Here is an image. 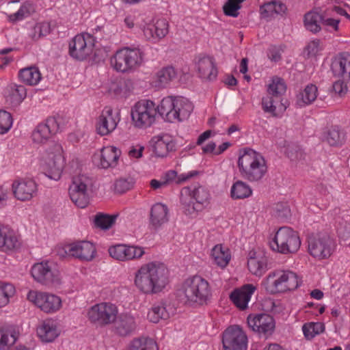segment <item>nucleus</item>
<instances>
[{
	"label": "nucleus",
	"instance_id": "f8f14e48",
	"mask_svg": "<svg viewBox=\"0 0 350 350\" xmlns=\"http://www.w3.org/2000/svg\"><path fill=\"white\" fill-rule=\"evenodd\" d=\"M118 307L111 302H101L91 306L87 313L88 320L98 326L112 324L117 319Z\"/></svg>",
	"mask_w": 350,
	"mask_h": 350
},
{
	"label": "nucleus",
	"instance_id": "7c9ffc66",
	"mask_svg": "<svg viewBox=\"0 0 350 350\" xmlns=\"http://www.w3.org/2000/svg\"><path fill=\"white\" fill-rule=\"evenodd\" d=\"M169 209L167 206L162 203H156L150 208V224L157 229L167 223L169 219Z\"/></svg>",
	"mask_w": 350,
	"mask_h": 350
},
{
	"label": "nucleus",
	"instance_id": "a19ab883",
	"mask_svg": "<svg viewBox=\"0 0 350 350\" xmlns=\"http://www.w3.org/2000/svg\"><path fill=\"white\" fill-rule=\"evenodd\" d=\"M5 95L12 103L19 104L27 96V90L23 85L9 84L5 90Z\"/></svg>",
	"mask_w": 350,
	"mask_h": 350
},
{
	"label": "nucleus",
	"instance_id": "6e6d98bb",
	"mask_svg": "<svg viewBox=\"0 0 350 350\" xmlns=\"http://www.w3.org/2000/svg\"><path fill=\"white\" fill-rule=\"evenodd\" d=\"M12 126L11 114L3 110H0V134L6 133Z\"/></svg>",
	"mask_w": 350,
	"mask_h": 350
},
{
	"label": "nucleus",
	"instance_id": "774afa93",
	"mask_svg": "<svg viewBox=\"0 0 350 350\" xmlns=\"http://www.w3.org/2000/svg\"><path fill=\"white\" fill-rule=\"evenodd\" d=\"M274 2V8L275 10V14H282L285 13L286 10V6L285 4L276 1H273Z\"/></svg>",
	"mask_w": 350,
	"mask_h": 350
},
{
	"label": "nucleus",
	"instance_id": "4c0bfd02",
	"mask_svg": "<svg viewBox=\"0 0 350 350\" xmlns=\"http://www.w3.org/2000/svg\"><path fill=\"white\" fill-rule=\"evenodd\" d=\"M211 256L214 263L221 268L226 267L231 258L229 249L221 244L213 247Z\"/></svg>",
	"mask_w": 350,
	"mask_h": 350
},
{
	"label": "nucleus",
	"instance_id": "9d476101",
	"mask_svg": "<svg viewBox=\"0 0 350 350\" xmlns=\"http://www.w3.org/2000/svg\"><path fill=\"white\" fill-rule=\"evenodd\" d=\"M31 274L36 282L45 286H57L62 283L59 271L49 260L35 263L31 267Z\"/></svg>",
	"mask_w": 350,
	"mask_h": 350
},
{
	"label": "nucleus",
	"instance_id": "338daca9",
	"mask_svg": "<svg viewBox=\"0 0 350 350\" xmlns=\"http://www.w3.org/2000/svg\"><path fill=\"white\" fill-rule=\"evenodd\" d=\"M338 234L340 240L345 242L344 244L350 243V227H349L347 230H345L342 228H339Z\"/></svg>",
	"mask_w": 350,
	"mask_h": 350
},
{
	"label": "nucleus",
	"instance_id": "a18cd8bd",
	"mask_svg": "<svg viewBox=\"0 0 350 350\" xmlns=\"http://www.w3.org/2000/svg\"><path fill=\"white\" fill-rule=\"evenodd\" d=\"M128 350H159V348L153 339L142 337L132 340Z\"/></svg>",
	"mask_w": 350,
	"mask_h": 350
},
{
	"label": "nucleus",
	"instance_id": "6ab92c4d",
	"mask_svg": "<svg viewBox=\"0 0 350 350\" xmlns=\"http://www.w3.org/2000/svg\"><path fill=\"white\" fill-rule=\"evenodd\" d=\"M120 120L118 113L113 111L110 107H105L98 117L96 129L98 134L104 136L113 131Z\"/></svg>",
	"mask_w": 350,
	"mask_h": 350
},
{
	"label": "nucleus",
	"instance_id": "f3484780",
	"mask_svg": "<svg viewBox=\"0 0 350 350\" xmlns=\"http://www.w3.org/2000/svg\"><path fill=\"white\" fill-rule=\"evenodd\" d=\"M247 336L239 325H232L223 333L224 350H247Z\"/></svg>",
	"mask_w": 350,
	"mask_h": 350
},
{
	"label": "nucleus",
	"instance_id": "c03bdc74",
	"mask_svg": "<svg viewBox=\"0 0 350 350\" xmlns=\"http://www.w3.org/2000/svg\"><path fill=\"white\" fill-rule=\"evenodd\" d=\"M230 194L233 199H244L252 196V190L246 183L242 180H237L232 185Z\"/></svg>",
	"mask_w": 350,
	"mask_h": 350
},
{
	"label": "nucleus",
	"instance_id": "c9c22d12",
	"mask_svg": "<svg viewBox=\"0 0 350 350\" xmlns=\"http://www.w3.org/2000/svg\"><path fill=\"white\" fill-rule=\"evenodd\" d=\"M177 73L174 68L167 66L159 70L153 78V83L158 88H165L176 78Z\"/></svg>",
	"mask_w": 350,
	"mask_h": 350
},
{
	"label": "nucleus",
	"instance_id": "4468645a",
	"mask_svg": "<svg viewBox=\"0 0 350 350\" xmlns=\"http://www.w3.org/2000/svg\"><path fill=\"white\" fill-rule=\"evenodd\" d=\"M336 243L327 234L311 237L308 240V252L314 258L321 260L329 258L335 252Z\"/></svg>",
	"mask_w": 350,
	"mask_h": 350
},
{
	"label": "nucleus",
	"instance_id": "4d7b16f0",
	"mask_svg": "<svg viewBox=\"0 0 350 350\" xmlns=\"http://www.w3.org/2000/svg\"><path fill=\"white\" fill-rule=\"evenodd\" d=\"M133 184L131 178H119L114 183V190L118 193H123L130 190Z\"/></svg>",
	"mask_w": 350,
	"mask_h": 350
},
{
	"label": "nucleus",
	"instance_id": "423d86ee",
	"mask_svg": "<svg viewBox=\"0 0 350 350\" xmlns=\"http://www.w3.org/2000/svg\"><path fill=\"white\" fill-rule=\"evenodd\" d=\"M145 54L139 48L123 47L118 50L111 57V66L121 72H132L144 62Z\"/></svg>",
	"mask_w": 350,
	"mask_h": 350
},
{
	"label": "nucleus",
	"instance_id": "ea45409f",
	"mask_svg": "<svg viewBox=\"0 0 350 350\" xmlns=\"http://www.w3.org/2000/svg\"><path fill=\"white\" fill-rule=\"evenodd\" d=\"M18 77L22 82L29 85H36L41 80V73L36 66H30L20 70Z\"/></svg>",
	"mask_w": 350,
	"mask_h": 350
},
{
	"label": "nucleus",
	"instance_id": "58836bf2",
	"mask_svg": "<svg viewBox=\"0 0 350 350\" xmlns=\"http://www.w3.org/2000/svg\"><path fill=\"white\" fill-rule=\"evenodd\" d=\"M267 258L262 254L250 256L247 260L249 271L256 276H261L267 271Z\"/></svg>",
	"mask_w": 350,
	"mask_h": 350
},
{
	"label": "nucleus",
	"instance_id": "680f3d73",
	"mask_svg": "<svg viewBox=\"0 0 350 350\" xmlns=\"http://www.w3.org/2000/svg\"><path fill=\"white\" fill-rule=\"evenodd\" d=\"M144 149V146L139 145V144H137L135 146H132L129 150V152H128L129 156L131 158H133V159L140 158L142 156V152H143Z\"/></svg>",
	"mask_w": 350,
	"mask_h": 350
},
{
	"label": "nucleus",
	"instance_id": "0eeeda50",
	"mask_svg": "<svg viewBox=\"0 0 350 350\" xmlns=\"http://www.w3.org/2000/svg\"><path fill=\"white\" fill-rule=\"evenodd\" d=\"M41 162L44 174L50 179L58 180L65 164L61 144L53 143L48 147L42 155Z\"/></svg>",
	"mask_w": 350,
	"mask_h": 350
},
{
	"label": "nucleus",
	"instance_id": "3c124183",
	"mask_svg": "<svg viewBox=\"0 0 350 350\" xmlns=\"http://www.w3.org/2000/svg\"><path fill=\"white\" fill-rule=\"evenodd\" d=\"M302 331L307 339H312L325 331V325L321 322L307 323L303 325Z\"/></svg>",
	"mask_w": 350,
	"mask_h": 350
},
{
	"label": "nucleus",
	"instance_id": "473e14b6",
	"mask_svg": "<svg viewBox=\"0 0 350 350\" xmlns=\"http://www.w3.org/2000/svg\"><path fill=\"white\" fill-rule=\"evenodd\" d=\"M197 70L200 78L212 81L217 77V70L214 59L211 57L199 58L197 62Z\"/></svg>",
	"mask_w": 350,
	"mask_h": 350
},
{
	"label": "nucleus",
	"instance_id": "09e8293b",
	"mask_svg": "<svg viewBox=\"0 0 350 350\" xmlns=\"http://www.w3.org/2000/svg\"><path fill=\"white\" fill-rule=\"evenodd\" d=\"M345 133L338 128L329 129L324 135V139L333 146L341 145L345 142Z\"/></svg>",
	"mask_w": 350,
	"mask_h": 350
},
{
	"label": "nucleus",
	"instance_id": "dca6fc26",
	"mask_svg": "<svg viewBox=\"0 0 350 350\" xmlns=\"http://www.w3.org/2000/svg\"><path fill=\"white\" fill-rule=\"evenodd\" d=\"M27 298L46 313H55L62 307V299L53 294L29 291Z\"/></svg>",
	"mask_w": 350,
	"mask_h": 350
},
{
	"label": "nucleus",
	"instance_id": "ddd939ff",
	"mask_svg": "<svg viewBox=\"0 0 350 350\" xmlns=\"http://www.w3.org/2000/svg\"><path fill=\"white\" fill-rule=\"evenodd\" d=\"M92 185L93 180L89 176L84 174L75 176L68 189L71 200L80 208L86 207L89 204V192Z\"/></svg>",
	"mask_w": 350,
	"mask_h": 350
},
{
	"label": "nucleus",
	"instance_id": "4be33fe9",
	"mask_svg": "<svg viewBox=\"0 0 350 350\" xmlns=\"http://www.w3.org/2000/svg\"><path fill=\"white\" fill-rule=\"evenodd\" d=\"M111 257L120 261L139 259L145 254L144 247L135 245L118 244L109 248Z\"/></svg>",
	"mask_w": 350,
	"mask_h": 350
},
{
	"label": "nucleus",
	"instance_id": "7ed1b4c3",
	"mask_svg": "<svg viewBox=\"0 0 350 350\" xmlns=\"http://www.w3.org/2000/svg\"><path fill=\"white\" fill-rule=\"evenodd\" d=\"M179 300L186 304H206L211 296L208 282L200 276L195 275L184 281L177 291Z\"/></svg>",
	"mask_w": 350,
	"mask_h": 350
},
{
	"label": "nucleus",
	"instance_id": "20e7f679",
	"mask_svg": "<svg viewBox=\"0 0 350 350\" xmlns=\"http://www.w3.org/2000/svg\"><path fill=\"white\" fill-rule=\"evenodd\" d=\"M301 284V280L296 273L284 269L270 272L262 282L266 291L272 295L294 291Z\"/></svg>",
	"mask_w": 350,
	"mask_h": 350
},
{
	"label": "nucleus",
	"instance_id": "de8ad7c7",
	"mask_svg": "<svg viewBox=\"0 0 350 350\" xmlns=\"http://www.w3.org/2000/svg\"><path fill=\"white\" fill-rule=\"evenodd\" d=\"M322 21V14L315 11L309 12L304 16L305 27L313 33L319 32L321 30Z\"/></svg>",
	"mask_w": 350,
	"mask_h": 350
},
{
	"label": "nucleus",
	"instance_id": "6e6552de",
	"mask_svg": "<svg viewBox=\"0 0 350 350\" xmlns=\"http://www.w3.org/2000/svg\"><path fill=\"white\" fill-rule=\"evenodd\" d=\"M209 198L208 191L202 186L193 190L190 187H184L180 191V200L182 208L185 214L190 217L196 215L197 212L208 203Z\"/></svg>",
	"mask_w": 350,
	"mask_h": 350
},
{
	"label": "nucleus",
	"instance_id": "a211bd4d",
	"mask_svg": "<svg viewBox=\"0 0 350 350\" xmlns=\"http://www.w3.org/2000/svg\"><path fill=\"white\" fill-rule=\"evenodd\" d=\"M62 119L59 117H49L45 122L39 124L33 130L31 137L34 143H46L53 135L61 130Z\"/></svg>",
	"mask_w": 350,
	"mask_h": 350
},
{
	"label": "nucleus",
	"instance_id": "39448f33",
	"mask_svg": "<svg viewBox=\"0 0 350 350\" xmlns=\"http://www.w3.org/2000/svg\"><path fill=\"white\" fill-rule=\"evenodd\" d=\"M193 108L192 103L186 98L168 96L161 100L159 113L167 122H183L189 117Z\"/></svg>",
	"mask_w": 350,
	"mask_h": 350
},
{
	"label": "nucleus",
	"instance_id": "f03ea898",
	"mask_svg": "<svg viewBox=\"0 0 350 350\" xmlns=\"http://www.w3.org/2000/svg\"><path fill=\"white\" fill-rule=\"evenodd\" d=\"M237 164L241 177L250 183L260 181L267 172L265 157L251 148L240 150Z\"/></svg>",
	"mask_w": 350,
	"mask_h": 350
},
{
	"label": "nucleus",
	"instance_id": "cd10ccee",
	"mask_svg": "<svg viewBox=\"0 0 350 350\" xmlns=\"http://www.w3.org/2000/svg\"><path fill=\"white\" fill-rule=\"evenodd\" d=\"M60 334L57 322L53 319L42 321L37 327V334L44 342H53Z\"/></svg>",
	"mask_w": 350,
	"mask_h": 350
},
{
	"label": "nucleus",
	"instance_id": "b1692460",
	"mask_svg": "<svg viewBox=\"0 0 350 350\" xmlns=\"http://www.w3.org/2000/svg\"><path fill=\"white\" fill-rule=\"evenodd\" d=\"M21 246L19 235L11 227L0 224V251L10 253Z\"/></svg>",
	"mask_w": 350,
	"mask_h": 350
},
{
	"label": "nucleus",
	"instance_id": "a878e982",
	"mask_svg": "<svg viewBox=\"0 0 350 350\" xmlns=\"http://www.w3.org/2000/svg\"><path fill=\"white\" fill-rule=\"evenodd\" d=\"M113 323L115 332L121 336L132 334L137 327L135 318L130 313L118 314L116 320Z\"/></svg>",
	"mask_w": 350,
	"mask_h": 350
},
{
	"label": "nucleus",
	"instance_id": "2eb2a0df",
	"mask_svg": "<svg viewBox=\"0 0 350 350\" xmlns=\"http://www.w3.org/2000/svg\"><path fill=\"white\" fill-rule=\"evenodd\" d=\"M94 38L88 33L75 36L69 42V54L74 59L83 60L92 53Z\"/></svg>",
	"mask_w": 350,
	"mask_h": 350
},
{
	"label": "nucleus",
	"instance_id": "aec40b11",
	"mask_svg": "<svg viewBox=\"0 0 350 350\" xmlns=\"http://www.w3.org/2000/svg\"><path fill=\"white\" fill-rule=\"evenodd\" d=\"M64 251L68 256L84 261H91L94 258L96 253L94 245L86 241H77L65 245Z\"/></svg>",
	"mask_w": 350,
	"mask_h": 350
},
{
	"label": "nucleus",
	"instance_id": "c756f323",
	"mask_svg": "<svg viewBox=\"0 0 350 350\" xmlns=\"http://www.w3.org/2000/svg\"><path fill=\"white\" fill-rule=\"evenodd\" d=\"M152 142L153 151L159 157H165L170 152L175 150V143L168 135L154 136Z\"/></svg>",
	"mask_w": 350,
	"mask_h": 350
},
{
	"label": "nucleus",
	"instance_id": "37998d69",
	"mask_svg": "<svg viewBox=\"0 0 350 350\" xmlns=\"http://www.w3.org/2000/svg\"><path fill=\"white\" fill-rule=\"evenodd\" d=\"M317 94V87L314 84H308L297 94V103L301 107L310 105L316 100Z\"/></svg>",
	"mask_w": 350,
	"mask_h": 350
},
{
	"label": "nucleus",
	"instance_id": "f257e3e1",
	"mask_svg": "<svg viewBox=\"0 0 350 350\" xmlns=\"http://www.w3.org/2000/svg\"><path fill=\"white\" fill-rule=\"evenodd\" d=\"M168 283V269L164 264L157 261L142 265L135 273V286L146 295L161 292Z\"/></svg>",
	"mask_w": 350,
	"mask_h": 350
},
{
	"label": "nucleus",
	"instance_id": "49530a36",
	"mask_svg": "<svg viewBox=\"0 0 350 350\" xmlns=\"http://www.w3.org/2000/svg\"><path fill=\"white\" fill-rule=\"evenodd\" d=\"M286 91V85L284 81L277 76L273 77L267 85V94L274 96L282 97Z\"/></svg>",
	"mask_w": 350,
	"mask_h": 350
},
{
	"label": "nucleus",
	"instance_id": "f704fd0d",
	"mask_svg": "<svg viewBox=\"0 0 350 350\" xmlns=\"http://www.w3.org/2000/svg\"><path fill=\"white\" fill-rule=\"evenodd\" d=\"M174 309L164 304L154 305L148 312L150 321L157 323L161 320H167L174 313Z\"/></svg>",
	"mask_w": 350,
	"mask_h": 350
},
{
	"label": "nucleus",
	"instance_id": "5fc2aeb1",
	"mask_svg": "<svg viewBox=\"0 0 350 350\" xmlns=\"http://www.w3.org/2000/svg\"><path fill=\"white\" fill-rule=\"evenodd\" d=\"M245 0H228L224 5V12L226 16L232 17H237L239 15V10L241 9V3Z\"/></svg>",
	"mask_w": 350,
	"mask_h": 350
},
{
	"label": "nucleus",
	"instance_id": "603ef678",
	"mask_svg": "<svg viewBox=\"0 0 350 350\" xmlns=\"http://www.w3.org/2000/svg\"><path fill=\"white\" fill-rule=\"evenodd\" d=\"M33 11V8L32 5L29 3H25L21 6L16 12L10 14L8 18L9 20L12 22L21 21L29 16Z\"/></svg>",
	"mask_w": 350,
	"mask_h": 350
},
{
	"label": "nucleus",
	"instance_id": "e433bc0d",
	"mask_svg": "<svg viewBox=\"0 0 350 350\" xmlns=\"http://www.w3.org/2000/svg\"><path fill=\"white\" fill-rule=\"evenodd\" d=\"M19 331L14 327L0 328V350H8L15 344Z\"/></svg>",
	"mask_w": 350,
	"mask_h": 350
},
{
	"label": "nucleus",
	"instance_id": "c85d7f7f",
	"mask_svg": "<svg viewBox=\"0 0 350 350\" xmlns=\"http://www.w3.org/2000/svg\"><path fill=\"white\" fill-rule=\"evenodd\" d=\"M120 154V150L115 146L103 147L97 157L100 161L98 165L104 169L114 167L118 165Z\"/></svg>",
	"mask_w": 350,
	"mask_h": 350
},
{
	"label": "nucleus",
	"instance_id": "1a4fd4ad",
	"mask_svg": "<svg viewBox=\"0 0 350 350\" xmlns=\"http://www.w3.org/2000/svg\"><path fill=\"white\" fill-rule=\"evenodd\" d=\"M273 250L282 254H293L298 251L301 240L298 233L291 228L281 227L276 232L273 241L270 243Z\"/></svg>",
	"mask_w": 350,
	"mask_h": 350
},
{
	"label": "nucleus",
	"instance_id": "2f4dec72",
	"mask_svg": "<svg viewBox=\"0 0 350 350\" xmlns=\"http://www.w3.org/2000/svg\"><path fill=\"white\" fill-rule=\"evenodd\" d=\"M261 104L262 110L274 117L280 116L286 108L282 103L280 97L274 96L269 94L262 97Z\"/></svg>",
	"mask_w": 350,
	"mask_h": 350
},
{
	"label": "nucleus",
	"instance_id": "8fccbe9b",
	"mask_svg": "<svg viewBox=\"0 0 350 350\" xmlns=\"http://www.w3.org/2000/svg\"><path fill=\"white\" fill-rule=\"evenodd\" d=\"M16 293L14 285L10 283L0 282V308L6 306L10 299Z\"/></svg>",
	"mask_w": 350,
	"mask_h": 350
},
{
	"label": "nucleus",
	"instance_id": "393cba45",
	"mask_svg": "<svg viewBox=\"0 0 350 350\" xmlns=\"http://www.w3.org/2000/svg\"><path fill=\"white\" fill-rule=\"evenodd\" d=\"M169 25L166 19H158L154 23L146 24L143 28L145 38L154 43L158 42L168 33Z\"/></svg>",
	"mask_w": 350,
	"mask_h": 350
},
{
	"label": "nucleus",
	"instance_id": "052dcab7",
	"mask_svg": "<svg viewBox=\"0 0 350 350\" xmlns=\"http://www.w3.org/2000/svg\"><path fill=\"white\" fill-rule=\"evenodd\" d=\"M333 90L338 95L342 96L347 92V84L343 81H337L333 84Z\"/></svg>",
	"mask_w": 350,
	"mask_h": 350
},
{
	"label": "nucleus",
	"instance_id": "72a5a7b5",
	"mask_svg": "<svg viewBox=\"0 0 350 350\" xmlns=\"http://www.w3.org/2000/svg\"><path fill=\"white\" fill-rule=\"evenodd\" d=\"M332 69L335 75L340 77L350 83V55L343 54L336 57L332 64Z\"/></svg>",
	"mask_w": 350,
	"mask_h": 350
},
{
	"label": "nucleus",
	"instance_id": "864d4df0",
	"mask_svg": "<svg viewBox=\"0 0 350 350\" xmlns=\"http://www.w3.org/2000/svg\"><path fill=\"white\" fill-rule=\"evenodd\" d=\"M117 215L98 214L94 219L95 225L101 229H109L114 224Z\"/></svg>",
	"mask_w": 350,
	"mask_h": 350
},
{
	"label": "nucleus",
	"instance_id": "bf43d9fd",
	"mask_svg": "<svg viewBox=\"0 0 350 350\" xmlns=\"http://www.w3.org/2000/svg\"><path fill=\"white\" fill-rule=\"evenodd\" d=\"M260 13L265 18L273 17L275 14L274 2L265 3L260 7Z\"/></svg>",
	"mask_w": 350,
	"mask_h": 350
},
{
	"label": "nucleus",
	"instance_id": "5701e85b",
	"mask_svg": "<svg viewBox=\"0 0 350 350\" xmlns=\"http://www.w3.org/2000/svg\"><path fill=\"white\" fill-rule=\"evenodd\" d=\"M14 197L20 201H29L34 198L38 192V185L31 178L16 180L12 185Z\"/></svg>",
	"mask_w": 350,
	"mask_h": 350
},
{
	"label": "nucleus",
	"instance_id": "bb28decb",
	"mask_svg": "<svg viewBox=\"0 0 350 350\" xmlns=\"http://www.w3.org/2000/svg\"><path fill=\"white\" fill-rule=\"evenodd\" d=\"M255 291L256 287L253 284H245L233 290L230 294V299L239 309L243 310L247 308Z\"/></svg>",
	"mask_w": 350,
	"mask_h": 350
},
{
	"label": "nucleus",
	"instance_id": "13d9d810",
	"mask_svg": "<svg viewBox=\"0 0 350 350\" xmlns=\"http://www.w3.org/2000/svg\"><path fill=\"white\" fill-rule=\"evenodd\" d=\"M322 49L323 46L319 40H312L306 46V51L309 56L317 55Z\"/></svg>",
	"mask_w": 350,
	"mask_h": 350
},
{
	"label": "nucleus",
	"instance_id": "412c9836",
	"mask_svg": "<svg viewBox=\"0 0 350 350\" xmlns=\"http://www.w3.org/2000/svg\"><path fill=\"white\" fill-rule=\"evenodd\" d=\"M247 321L249 327L253 331L265 336L271 335L275 326L273 317L265 313L250 314Z\"/></svg>",
	"mask_w": 350,
	"mask_h": 350
},
{
	"label": "nucleus",
	"instance_id": "0e129e2a",
	"mask_svg": "<svg viewBox=\"0 0 350 350\" xmlns=\"http://www.w3.org/2000/svg\"><path fill=\"white\" fill-rule=\"evenodd\" d=\"M36 30L40 32V35L45 36L51 31V25L48 22H42L36 24Z\"/></svg>",
	"mask_w": 350,
	"mask_h": 350
},
{
	"label": "nucleus",
	"instance_id": "69168bd1",
	"mask_svg": "<svg viewBox=\"0 0 350 350\" xmlns=\"http://www.w3.org/2000/svg\"><path fill=\"white\" fill-rule=\"evenodd\" d=\"M163 180L165 182L166 186L172 183H176L177 172L175 170L167 171L163 177Z\"/></svg>",
	"mask_w": 350,
	"mask_h": 350
},
{
	"label": "nucleus",
	"instance_id": "9b49d317",
	"mask_svg": "<svg viewBox=\"0 0 350 350\" xmlns=\"http://www.w3.org/2000/svg\"><path fill=\"white\" fill-rule=\"evenodd\" d=\"M159 113V105L147 99L137 102L131 109V118L135 126L139 128L150 126Z\"/></svg>",
	"mask_w": 350,
	"mask_h": 350
},
{
	"label": "nucleus",
	"instance_id": "79ce46f5",
	"mask_svg": "<svg viewBox=\"0 0 350 350\" xmlns=\"http://www.w3.org/2000/svg\"><path fill=\"white\" fill-rule=\"evenodd\" d=\"M322 25L330 32H336L339 30L340 18L334 12V6L328 8L322 14Z\"/></svg>",
	"mask_w": 350,
	"mask_h": 350
},
{
	"label": "nucleus",
	"instance_id": "e2e57ef3",
	"mask_svg": "<svg viewBox=\"0 0 350 350\" xmlns=\"http://www.w3.org/2000/svg\"><path fill=\"white\" fill-rule=\"evenodd\" d=\"M198 174V171L193 170L187 173H182L179 175L177 174L176 184H182Z\"/></svg>",
	"mask_w": 350,
	"mask_h": 350
}]
</instances>
